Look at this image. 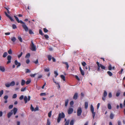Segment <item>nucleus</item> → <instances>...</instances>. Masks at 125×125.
<instances>
[{"label": "nucleus", "instance_id": "nucleus-56", "mask_svg": "<svg viewBox=\"0 0 125 125\" xmlns=\"http://www.w3.org/2000/svg\"><path fill=\"white\" fill-rule=\"evenodd\" d=\"M8 95H6L4 96V98L6 100H7V99L8 98Z\"/></svg>", "mask_w": 125, "mask_h": 125}, {"label": "nucleus", "instance_id": "nucleus-6", "mask_svg": "<svg viewBox=\"0 0 125 125\" xmlns=\"http://www.w3.org/2000/svg\"><path fill=\"white\" fill-rule=\"evenodd\" d=\"M82 113V108L80 107H79L78 108L77 110V114L78 116H80Z\"/></svg>", "mask_w": 125, "mask_h": 125}, {"label": "nucleus", "instance_id": "nucleus-42", "mask_svg": "<svg viewBox=\"0 0 125 125\" xmlns=\"http://www.w3.org/2000/svg\"><path fill=\"white\" fill-rule=\"evenodd\" d=\"M12 28L13 29H15L17 28V27L16 25L14 24H13L12 25Z\"/></svg>", "mask_w": 125, "mask_h": 125}, {"label": "nucleus", "instance_id": "nucleus-14", "mask_svg": "<svg viewBox=\"0 0 125 125\" xmlns=\"http://www.w3.org/2000/svg\"><path fill=\"white\" fill-rule=\"evenodd\" d=\"M114 116V115L112 113H110V118L111 119H113Z\"/></svg>", "mask_w": 125, "mask_h": 125}, {"label": "nucleus", "instance_id": "nucleus-62", "mask_svg": "<svg viewBox=\"0 0 125 125\" xmlns=\"http://www.w3.org/2000/svg\"><path fill=\"white\" fill-rule=\"evenodd\" d=\"M38 107H36L34 109V111H38Z\"/></svg>", "mask_w": 125, "mask_h": 125}, {"label": "nucleus", "instance_id": "nucleus-44", "mask_svg": "<svg viewBox=\"0 0 125 125\" xmlns=\"http://www.w3.org/2000/svg\"><path fill=\"white\" fill-rule=\"evenodd\" d=\"M108 69L109 70H111L112 69V67L111 65H110L108 67Z\"/></svg>", "mask_w": 125, "mask_h": 125}, {"label": "nucleus", "instance_id": "nucleus-32", "mask_svg": "<svg viewBox=\"0 0 125 125\" xmlns=\"http://www.w3.org/2000/svg\"><path fill=\"white\" fill-rule=\"evenodd\" d=\"M31 80H28L26 82V84L27 85H28L30 84L31 82Z\"/></svg>", "mask_w": 125, "mask_h": 125}, {"label": "nucleus", "instance_id": "nucleus-12", "mask_svg": "<svg viewBox=\"0 0 125 125\" xmlns=\"http://www.w3.org/2000/svg\"><path fill=\"white\" fill-rule=\"evenodd\" d=\"M79 70H80V72H81V74L82 75H84V72L83 71L82 69L80 67H79Z\"/></svg>", "mask_w": 125, "mask_h": 125}, {"label": "nucleus", "instance_id": "nucleus-2", "mask_svg": "<svg viewBox=\"0 0 125 125\" xmlns=\"http://www.w3.org/2000/svg\"><path fill=\"white\" fill-rule=\"evenodd\" d=\"M17 109L14 107L13 109L11 110L10 112H9L7 114V117L8 118H9L13 113L15 115L17 111Z\"/></svg>", "mask_w": 125, "mask_h": 125}, {"label": "nucleus", "instance_id": "nucleus-64", "mask_svg": "<svg viewBox=\"0 0 125 125\" xmlns=\"http://www.w3.org/2000/svg\"><path fill=\"white\" fill-rule=\"evenodd\" d=\"M44 36L45 38L46 39H48L49 38V36L47 35H44Z\"/></svg>", "mask_w": 125, "mask_h": 125}, {"label": "nucleus", "instance_id": "nucleus-30", "mask_svg": "<svg viewBox=\"0 0 125 125\" xmlns=\"http://www.w3.org/2000/svg\"><path fill=\"white\" fill-rule=\"evenodd\" d=\"M70 122V120H68L65 123L64 125H69Z\"/></svg>", "mask_w": 125, "mask_h": 125}, {"label": "nucleus", "instance_id": "nucleus-63", "mask_svg": "<svg viewBox=\"0 0 125 125\" xmlns=\"http://www.w3.org/2000/svg\"><path fill=\"white\" fill-rule=\"evenodd\" d=\"M30 62V61L29 59H28L26 60V62L28 64Z\"/></svg>", "mask_w": 125, "mask_h": 125}, {"label": "nucleus", "instance_id": "nucleus-48", "mask_svg": "<svg viewBox=\"0 0 125 125\" xmlns=\"http://www.w3.org/2000/svg\"><path fill=\"white\" fill-rule=\"evenodd\" d=\"M52 111H50L48 113V116L49 117H50L51 115Z\"/></svg>", "mask_w": 125, "mask_h": 125}, {"label": "nucleus", "instance_id": "nucleus-49", "mask_svg": "<svg viewBox=\"0 0 125 125\" xmlns=\"http://www.w3.org/2000/svg\"><path fill=\"white\" fill-rule=\"evenodd\" d=\"M10 20L11 21H14V20L10 16H9V17H8Z\"/></svg>", "mask_w": 125, "mask_h": 125}, {"label": "nucleus", "instance_id": "nucleus-40", "mask_svg": "<svg viewBox=\"0 0 125 125\" xmlns=\"http://www.w3.org/2000/svg\"><path fill=\"white\" fill-rule=\"evenodd\" d=\"M8 52L9 54H12V51L10 49L8 51Z\"/></svg>", "mask_w": 125, "mask_h": 125}, {"label": "nucleus", "instance_id": "nucleus-50", "mask_svg": "<svg viewBox=\"0 0 125 125\" xmlns=\"http://www.w3.org/2000/svg\"><path fill=\"white\" fill-rule=\"evenodd\" d=\"M22 52H21L20 54L18 56V57L19 58H20L22 55Z\"/></svg>", "mask_w": 125, "mask_h": 125}, {"label": "nucleus", "instance_id": "nucleus-57", "mask_svg": "<svg viewBox=\"0 0 125 125\" xmlns=\"http://www.w3.org/2000/svg\"><path fill=\"white\" fill-rule=\"evenodd\" d=\"M24 98V96L23 95H21L20 97H19V99L20 100H22Z\"/></svg>", "mask_w": 125, "mask_h": 125}, {"label": "nucleus", "instance_id": "nucleus-10", "mask_svg": "<svg viewBox=\"0 0 125 125\" xmlns=\"http://www.w3.org/2000/svg\"><path fill=\"white\" fill-rule=\"evenodd\" d=\"M14 63L15 65H17V68H18V67L20 66H21V63L19 62H18L17 60H15L14 61Z\"/></svg>", "mask_w": 125, "mask_h": 125}, {"label": "nucleus", "instance_id": "nucleus-53", "mask_svg": "<svg viewBox=\"0 0 125 125\" xmlns=\"http://www.w3.org/2000/svg\"><path fill=\"white\" fill-rule=\"evenodd\" d=\"M26 89V88L24 87L23 88H22L21 89V92H23Z\"/></svg>", "mask_w": 125, "mask_h": 125}, {"label": "nucleus", "instance_id": "nucleus-3", "mask_svg": "<svg viewBox=\"0 0 125 125\" xmlns=\"http://www.w3.org/2000/svg\"><path fill=\"white\" fill-rule=\"evenodd\" d=\"M65 116V115L63 112H62L61 113H59V114L57 118V122L59 123L61 119L64 118Z\"/></svg>", "mask_w": 125, "mask_h": 125}, {"label": "nucleus", "instance_id": "nucleus-5", "mask_svg": "<svg viewBox=\"0 0 125 125\" xmlns=\"http://www.w3.org/2000/svg\"><path fill=\"white\" fill-rule=\"evenodd\" d=\"M91 111L92 113L93 118L94 119L95 115V112H94V108L92 105H91Z\"/></svg>", "mask_w": 125, "mask_h": 125}, {"label": "nucleus", "instance_id": "nucleus-34", "mask_svg": "<svg viewBox=\"0 0 125 125\" xmlns=\"http://www.w3.org/2000/svg\"><path fill=\"white\" fill-rule=\"evenodd\" d=\"M44 71L45 72H48L50 71V70L49 68L48 67L47 68H45L44 69Z\"/></svg>", "mask_w": 125, "mask_h": 125}, {"label": "nucleus", "instance_id": "nucleus-18", "mask_svg": "<svg viewBox=\"0 0 125 125\" xmlns=\"http://www.w3.org/2000/svg\"><path fill=\"white\" fill-rule=\"evenodd\" d=\"M63 64H65L66 65V67H67V70H68V68L69 67V66L68 64V63L67 62H63L62 63Z\"/></svg>", "mask_w": 125, "mask_h": 125}, {"label": "nucleus", "instance_id": "nucleus-28", "mask_svg": "<svg viewBox=\"0 0 125 125\" xmlns=\"http://www.w3.org/2000/svg\"><path fill=\"white\" fill-rule=\"evenodd\" d=\"M107 107L108 109H111L112 108V107L110 104H107Z\"/></svg>", "mask_w": 125, "mask_h": 125}, {"label": "nucleus", "instance_id": "nucleus-9", "mask_svg": "<svg viewBox=\"0 0 125 125\" xmlns=\"http://www.w3.org/2000/svg\"><path fill=\"white\" fill-rule=\"evenodd\" d=\"M73 109L72 108H70L68 110V114L70 115L73 112Z\"/></svg>", "mask_w": 125, "mask_h": 125}, {"label": "nucleus", "instance_id": "nucleus-54", "mask_svg": "<svg viewBox=\"0 0 125 125\" xmlns=\"http://www.w3.org/2000/svg\"><path fill=\"white\" fill-rule=\"evenodd\" d=\"M36 73H35L34 74H31L30 75V76L32 77H34L35 76L36 74Z\"/></svg>", "mask_w": 125, "mask_h": 125}, {"label": "nucleus", "instance_id": "nucleus-35", "mask_svg": "<svg viewBox=\"0 0 125 125\" xmlns=\"http://www.w3.org/2000/svg\"><path fill=\"white\" fill-rule=\"evenodd\" d=\"M120 91L117 92L116 94V96L117 97H118L120 95Z\"/></svg>", "mask_w": 125, "mask_h": 125}, {"label": "nucleus", "instance_id": "nucleus-20", "mask_svg": "<svg viewBox=\"0 0 125 125\" xmlns=\"http://www.w3.org/2000/svg\"><path fill=\"white\" fill-rule=\"evenodd\" d=\"M69 100L68 99H67L65 100V106L66 107L67 106Z\"/></svg>", "mask_w": 125, "mask_h": 125}, {"label": "nucleus", "instance_id": "nucleus-31", "mask_svg": "<svg viewBox=\"0 0 125 125\" xmlns=\"http://www.w3.org/2000/svg\"><path fill=\"white\" fill-rule=\"evenodd\" d=\"M74 121L73 120H72L70 123V125H73L74 124Z\"/></svg>", "mask_w": 125, "mask_h": 125}, {"label": "nucleus", "instance_id": "nucleus-46", "mask_svg": "<svg viewBox=\"0 0 125 125\" xmlns=\"http://www.w3.org/2000/svg\"><path fill=\"white\" fill-rule=\"evenodd\" d=\"M29 33L31 34H33L34 33L32 32V31L31 29H30L29 30Z\"/></svg>", "mask_w": 125, "mask_h": 125}, {"label": "nucleus", "instance_id": "nucleus-59", "mask_svg": "<svg viewBox=\"0 0 125 125\" xmlns=\"http://www.w3.org/2000/svg\"><path fill=\"white\" fill-rule=\"evenodd\" d=\"M13 105H10L9 106V109H10L12 108Z\"/></svg>", "mask_w": 125, "mask_h": 125}, {"label": "nucleus", "instance_id": "nucleus-8", "mask_svg": "<svg viewBox=\"0 0 125 125\" xmlns=\"http://www.w3.org/2000/svg\"><path fill=\"white\" fill-rule=\"evenodd\" d=\"M11 57L10 55H9L8 56L7 58L8 61H7V64H8L11 62Z\"/></svg>", "mask_w": 125, "mask_h": 125}, {"label": "nucleus", "instance_id": "nucleus-17", "mask_svg": "<svg viewBox=\"0 0 125 125\" xmlns=\"http://www.w3.org/2000/svg\"><path fill=\"white\" fill-rule=\"evenodd\" d=\"M88 103L87 102H85V104H84L85 108L86 109L87 108L88 106Z\"/></svg>", "mask_w": 125, "mask_h": 125}, {"label": "nucleus", "instance_id": "nucleus-21", "mask_svg": "<svg viewBox=\"0 0 125 125\" xmlns=\"http://www.w3.org/2000/svg\"><path fill=\"white\" fill-rule=\"evenodd\" d=\"M10 85L11 86H13L15 84V83L14 81L11 82L10 83Z\"/></svg>", "mask_w": 125, "mask_h": 125}, {"label": "nucleus", "instance_id": "nucleus-41", "mask_svg": "<svg viewBox=\"0 0 125 125\" xmlns=\"http://www.w3.org/2000/svg\"><path fill=\"white\" fill-rule=\"evenodd\" d=\"M54 73L55 74L54 76L55 77H56L58 75V74L57 72L56 71L54 72Z\"/></svg>", "mask_w": 125, "mask_h": 125}, {"label": "nucleus", "instance_id": "nucleus-26", "mask_svg": "<svg viewBox=\"0 0 125 125\" xmlns=\"http://www.w3.org/2000/svg\"><path fill=\"white\" fill-rule=\"evenodd\" d=\"M8 54L7 52H5L3 53L2 57L4 58Z\"/></svg>", "mask_w": 125, "mask_h": 125}, {"label": "nucleus", "instance_id": "nucleus-47", "mask_svg": "<svg viewBox=\"0 0 125 125\" xmlns=\"http://www.w3.org/2000/svg\"><path fill=\"white\" fill-rule=\"evenodd\" d=\"M3 90H1L0 91V97H1L2 95L3 94Z\"/></svg>", "mask_w": 125, "mask_h": 125}, {"label": "nucleus", "instance_id": "nucleus-60", "mask_svg": "<svg viewBox=\"0 0 125 125\" xmlns=\"http://www.w3.org/2000/svg\"><path fill=\"white\" fill-rule=\"evenodd\" d=\"M53 82L54 83H55L56 84H59V83L56 82V81H55V79H54V78H53Z\"/></svg>", "mask_w": 125, "mask_h": 125}, {"label": "nucleus", "instance_id": "nucleus-38", "mask_svg": "<svg viewBox=\"0 0 125 125\" xmlns=\"http://www.w3.org/2000/svg\"><path fill=\"white\" fill-rule=\"evenodd\" d=\"M43 31L45 33H46L48 32V30L46 28L43 29Z\"/></svg>", "mask_w": 125, "mask_h": 125}, {"label": "nucleus", "instance_id": "nucleus-15", "mask_svg": "<svg viewBox=\"0 0 125 125\" xmlns=\"http://www.w3.org/2000/svg\"><path fill=\"white\" fill-rule=\"evenodd\" d=\"M25 81L23 80V79H22L21 80V85L22 86H23L24 85V84H25Z\"/></svg>", "mask_w": 125, "mask_h": 125}, {"label": "nucleus", "instance_id": "nucleus-19", "mask_svg": "<svg viewBox=\"0 0 125 125\" xmlns=\"http://www.w3.org/2000/svg\"><path fill=\"white\" fill-rule=\"evenodd\" d=\"M50 124L51 123L50 119H48L47 120L46 125H50Z\"/></svg>", "mask_w": 125, "mask_h": 125}, {"label": "nucleus", "instance_id": "nucleus-13", "mask_svg": "<svg viewBox=\"0 0 125 125\" xmlns=\"http://www.w3.org/2000/svg\"><path fill=\"white\" fill-rule=\"evenodd\" d=\"M0 70L2 72H4L5 71V69L4 67L2 66H0Z\"/></svg>", "mask_w": 125, "mask_h": 125}, {"label": "nucleus", "instance_id": "nucleus-55", "mask_svg": "<svg viewBox=\"0 0 125 125\" xmlns=\"http://www.w3.org/2000/svg\"><path fill=\"white\" fill-rule=\"evenodd\" d=\"M108 97L109 98H111L112 97V94L111 93H109L108 94Z\"/></svg>", "mask_w": 125, "mask_h": 125}, {"label": "nucleus", "instance_id": "nucleus-27", "mask_svg": "<svg viewBox=\"0 0 125 125\" xmlns=\"http://www.w3.org/2000/svg\"><path fill=\"white\" fill-rule=\"evenodd\" d=\"M39 33L40 34L43 35H44V34L43 33L41 29L39 30Z\"/></svg>", "mask_w": 125, "mask_h": 125}, {"label": "nucleus", "instance_id": "nucleus-36", "mask_svg": "<svg viewBox=\"0 0 125 125\" xmlns=\"http://www.w3.org/2000/svg\"><path fill=\"white\" fill-rule=\"evenodd\" d=\"M30 109L32 111H34V108L33 107L32 104H31V105Z\"/></svg>", "mask_w": 125, "mask_h": 125}, {"label": "nucleus", "instance_id": "nucleus-22", "mask_svg": "<svg viewBox=\"0 0 125 125\" xmlns=\"http://www.w3.org/2000/svg\"><path fill=\"white\" fill-rule=\"evenodd\" d=\"M107 94V92L105 90L104 91V92L103 93V96L104 97H106Z\"/></svg>", "mask_w": 125, "mask_h": 125}, {"label": "nucleus", "instance_id": "nucleus-58", "mask_svg": "<svg viewBox=\"0 0 125 125\" xmlns=\"http://www.w3.org/2000/svg\"><path fill=\"white\" fill-rule=\"evenodd\" d=\"M74 104V102L73 101H71L70 103V104L71 106L73 105Z\"/></svg>", "mask_w": 125, "mask_h": 125}, {"label": "nucleus", "instance_id": "nucleus-39", "mask_svg": "<svg viewBox=\"0 0 125 125\" xmlns=\"http://www.w3.org/2000/svg\"><path fill=\"white\" fill-rule=\"evenodd\" d=\"M5 85L7 87H9L10 86H11L10 85V84L9 83H6L5 84Z\"/></svg>", "mask_w": 125, "mask_h": 125}, {"label": "nucleus", "instance_id": "nucleus-4", "mask_svg": "<svg viewBox=\"0 0 125 125\" xmlns=\"http://www.w3.org/2000/svg\"><path fill=\"white\" fill-rule=\"evenodd\" d=\"M30 46L31 47V49L32 51H35L36 50V46L34 44L33 42V41L31 40V44L30 45Z\"/></svg>", "mask_w": 125, "mask_h": 125}, {"label": "nucleus", "instance_id": "nucleus-45", "mask_svg": "<svg viewBox=\"0 0 125 125\" xmlns=\"http://www.w3.org/2000/svg\"><path fill=\"white\" fill-rule=\"evenodd\" d=\"M82 65L83 66H85V65L86 64V63L84 62H82Z\"/></svg>", "mask_w": 125, "mask_h": 125}, {"label": "nucleus", "instance_id": "nucleus-43", "mask_svg": "<svg viewBox=\"0 0 125 125\" xmlns=\"http://www.w3.org/2000/svg\"><path fill=\"white\" fill-rule=\"evenodd\" d=\"M18 39L20 42H22V38L20 36H18Z\"/></svg>", "mask_w": 125, "mask_h": 125}, {"label": "nucleus", "instance_id": "nucleus-52", "mask_svg": "<svg viewBox=\"0 0 125 125\" xmlns=\"http://www.w3.org/2000/svg\"><path fill=\"white\" fill-rule=\"evenodd\" d=\"M40 95L41 96H43L46 95V94L45 93H42L40 94Z\"/></svg>", "mask_w": 125, "mask_h": 125}, {"label": "nucleus", "instance_id": "nucleus-51", "mask_svg": "<svg viewBox=\"0 0 125 125\" xmlns=\"http://www.w3.org/2000/svg\"><path fill=\"white\" fill-rule=\"evenodd\" d=\"M26 73H30L31 72V71L29 69H26Z\"/></svg>", "mask_w": 125, "mask_h": 125}, {"label": "nucleus", "instance_id": "nucleus-25", "mask_svg": "<svg viewBox=\"0 0 125 125\" xmlns=\"http://www.w3.org/2000/svg\"><path fill=\"white\" fill-rule=\"evenodd\" d=\"M100 66L101 67V68L105 70V67L104 66L102 65V64H101Z\"/></svg>", "mask_w": 125, "mask_h": 125}, {"label": "nucleus", "instance_id": "nucleus-23", "mask_svg": "<svg viewBox=\"0 0 125 125\" xmlns=\"http://www.w3.org/2000/svg\"><path fill=\"white\" fill-rule=\"evenodd\" d=\"M107 74L110 76H112L113 75L112 73L110 71H108L107 72Z\"/></svg>", "mask_w": 125, "mask_h": 125}, {"label": "nucleus", "instance_id": "nucleus-11", "mask_svg": "<svg viewBox=\"0 0 125 125\" xmlns=\"http://www.w3.org/2000/svg\"><path fill=\"white\" fill-rule=\"evenodd\" d=\"M78 97V93H75L73 96V99L76 100L77 99Z\"/></svg>", "mask_w": 125, "mask_h": 125}, {"label": "nucleus", "instance_id": "nucleus-61", "mask_svg": "<svg viewBox=\"0 0 125 125\" xmlns=\"http://www.w3.org/2000/svg\"><path fill=\"white\" fill-rule=\"evenodd\" d=\"M75 78L78 81L80 80V79L78 77V76L77 75H75Z\"/></svg>", "mask_w": 125, "mask_h": 125}, {"label": "nucleus", "instance_id": "nucleus-16", "mask_svg": "<svg viewBox=\"0 0 125 125\" xmlns=\"http://www.w3.org/2000/svg\"><path fill=\"white\" fill-rule=\"evenodd\" d=\"M11 41L13 42H15L16 40V39L15 37H13L11 38Z\"/></svg>", "mask_w": 125, "mask_h": 125}, {"label": "nucleus", "instance_id": "nucleus-29", "mask_svg": "<svg viewBox=\"0 0 125 125\" xmlns=\"http://www.w3.org/2000/svg\"><path fill=\"white\" fill-rule=\"evenodd\" d=\"M30 56V54L29 53H28L25 56V58H27L29 57Z\"/></svg>", "mask_w": 125, "mask_h": 125}, {"label": "nucleus", "instance_id": "nucleus-37", "mask_svg": "<svg viewBox=\"0 0 125 125\" xmlns=\"http://www.w3.org/2000/svg\"><path fill=\"white\" fill-rule=\"evenodd\" d=\"M17 97V95L16 94H14L12 96V98L14 99L16 98Z\"/></svg>", "mask_w": 125, "mask_h": 125}, {"label": "nucleus", "instance_id": "nucleus-1", "mask_svg": "<svg viewBox=\"0 0 125 125\" xmlns=\"http://www.w3.org/2000/svg\"><path fill=\"white\" fill-rule=\"evenodd\" d=\"M14 16L16 19V21H17L18 23H20L22 24V27L24 29L25 31H28L29 30V29L28 27L25 24V23L23 22L21 20L19 21L18 18L16 16Z\"/></svg>", "mask_w": 125, "mask_h": 125}, {"label": "nucleus", "instance_id": "nucleus-24", "mask_svg": "<svg viewBox=\"0 0 125 125\" xmlns=\"http://www.w3.org/2000/svg\"><path fill=\"white\" fill-rule=\"evenodd\" d=\"M61 77L64 81H65V76L63 75H61L60 76Z\"/></svg>", "mask_w": 125, "mask_h": 125}, {"label": "nucleus", "instance_id": "nucleus-33", "mask_svg": "<svg viewBox=\"0 0 125 125\" xmlns=\"http://www.w3.org/2000/svg\"><path fill=\"white\" fill-rule=\"evenodd\" d=\"M52 56L51 55H49L48 56V60L49 61H50L52 59Z\"/></svg>", "mask_w": 125, "mask_h": 125}, {"label": "nucleus", "instance_id": "nucleus-7", "mask_svg": "<svg viewBox=\"0 0 125 125\" xmlns=\"http://www.w3.org/2000/svg\"><path fill=\"white\" fill-rule=\"evenodd\" d=\"M31 97L30 96H28V98L26 96H25L24 98V101L25 104H26L28 101V100L29 101Z\"/></svg>", "mask_w": 125, "mask_h": 125}]
</instances>
